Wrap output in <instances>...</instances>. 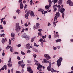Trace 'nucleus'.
I'll return each mask as SVG.
<instances>
[{"label":"nucleus","mask_w":73,"mask_h":73,"mask_svg":"<svg viewBox=\"0 0 73 73\" xmlns=\"http://www.w3.org/2000/svg\"><path fill=\"white\" fill-rule=\"evenodd\" d=\"M30 15L31 17H34L35 16V15H34V13L33 12L31 11L30 13Z\"/></svg>","instance_id":"nucleus-19"},{"label":"nucleus","mask_w":73,"mask_h":73,"mask_svg":"<svg viewBox=\"0 0 73 73\" xmlns=\"http://www.w3.org/2000/svg\"><path fill=\"white\" fill-rule=\"evenodd\" d=\"M33 50H34L35 52H37V49H36V48H33Z\"/></svg>","instance_id":"nucleus-30"},{"label":"nucleus","mask_w":73,"mask_h":73,"mask_svg":"<svg viewBox=\"0 0 73 73\" xmlns=\"http://www.w3.org/2000/svg\"><path fill=\"white\" fill-rule=\"evenodd\" d=\"M19 23H17L16 26V31L17 33H20L21 30V27L19 25Z\"/></svg>","instance_id":"nucleus-2"},{"label":"nucleus","mask_w":73,"mask_h":73,"mask_svg":"<svg viewBox=\"0 0 73 73\" xmlns=\"http://www.w3.org/2000/svg\"><path fill=\"white\" fill-rule=\"evenodd\" d=\"M24 31H28V28H27L26 29H23Z\"/></svg>","instance_id":"nucleus-54"},{"label":"nucleus","mask_w":73,"mask_h":73,"mask_svg":"<svg viewBox=\"0 0 73 73\" xmlns=\"http://www.w3.org/2000/svg\"><path fill=\"white\" fill-rule=\"evenodd\" d=\"M58 48V47H54V48L53 49L54 50H56V49H57Z\"/></svg>","instance_id":"nucleus-56"},{"label":"nucleus","mask_w":73,"mask_h":73,"mask_svg":"<svg viewBox=\"0 0 73 73\" xmlns=\"http://www.w3.org/2000/svg\"><path fill=\"white\" fill-rule=\"evenodd\" d=\"M65 9L63 8L60 9V11L61 13H62V17L63 18V19H64V16H65V14L64 13V12L65 11Z\"/></svg>","instance_id":"nucleus-7"},{"label":"nucleus","mask_w":73,"mask_h":73,"mask_svg":"<svg viewBox=\"0 0 73 73\" xmlns=\"http://www.w3.org/2000/svg\"><path fill=\"white\" fill-rule=\"evenodd\" d=\"M23 38H25L26 40H29L30 38H31V36H30L27 35H25V34L23 36Z\"/></svg>","instance_id":"nucleus-6"},{"label":"nucleus","mask_w":73,"mask_h":73,"mask_svg":"<svg viewBox=\"0 0 73 73\" xmlns=\"http://www.w3.org/2000/svg\"><path fill=\"white\" fill-rule=\"evenodd\" d=\"M40 41V42H42L43 41V39H42V38H40L39 40L38 41V42H39Z\"/></svg>","instance_id":"nucleus-36"},{"label":"nucleus","mask_w":73,"mask_h":73,"mask_svg":"<svg viewBox=\"0 0 73 73\" xmlns=\"http://www.w3.org/2000/svg\"><path fill=\"white\" fill-rule=\"evenodd\" d=\"M38 31H39V33H41V31H42V29H39L38 30Z\"/></svg>","instance_id":"nucleus-47"},{"label":"nucleus","mask_w":73,"mask_h":73,"mask_svg":"<svg viewBox=\"0 0 73 73\" xmlns=\"http://www.w3.org/2000/svg\"><path fill=\"white\" fill-rule=\"evenodd\" d=\"M50 71L51 72H56V71L54 70L53 68H51Z\"/></svg>","instance_id":"nucleus-24"},{"label":"nucleus","mask_w":73,"mask_h":73,"mask_svg":"<svg viewBox=\"0 0 73 73\" xmlns=\"http://www.w3.org/2000/svg\"><path fill=\"white\" fill-rule=\"evenodd\" d=\"M11 72L12 73H13V68H12L11 70Z\"/></svg>","instance_id":"nucleus-50"},{"label":"nucleus","mask_w":73,"mask_h":73,"mask_svg":"<svg viewBox=\"0 0 73 73\" xmlns=\"http://www.w3.org/2000/svg\"><path fill=\"white\" fill-rule=\"evenodd\" d=\"M5 8H6V6H5L2 9L1 11H3V10Z\"/></svg>","instance_id":"nucleus-58"},{"label":"nucleus","mask_w":73,"mask_h":73,"mask_svg":"<svg viewBox=\"0 0 73 73\" xmlns=\"http://www.w3.org/2000/svg\"><path fill=\"white\" fill-rule=\"evenodd\" d=\"M17 58L18 60H21V58H20V57L19 56H17Z\"/></svg>","instance_id":"nucleus-38"},{"label":"nucleus","mask_w":73,"mask_h":73,"mask_svg":"<svg viewBox=\"0 0 73 73\" xmlns=\"http://www.w3.org/2000/svg\"><path fill=\"white\" fill-rule=\"evenodd\" d=\"M14 39H15L14 37L11 38V40L13 41H14Z\"/></svg>","instance_id":"nucleus-59"},{"label":"nucleus","mask_w":73,"mask_h":73,"mask_svg":"<svg viewBox=\"0 0 73 73\" xmlns=\"http://www.w3.org/2000/svg\"><path fill=\"white\" fill-rule=\"evenodd\" d=\"M34 45L35 46H36L37 47H38V46H39V45L36 44V43H34Z\"/></svg>","instance_id":"nucleus-35"},{"label":"nucleus","mask_w":73,"mask_h":73,"mask_svg":"<svg viewBox=\"0 0 73 73\" xmlns=\"http://www.w3.org/2000/svg\"><path fill=\"white\" fill-rule=\"evenodd\" d=\"M11 46H8L6 48V49L8 50L9 49V48H10Z\"/></svg>","instance_id":"nucleus-29"},{"label":"nucleus","mask_w":73,"mask_h":73,"mask_svg":"<svg viewBox=\"0 0 73 73\" xmlns=\"http://www.w3.org/2000/svg\"><path fill=\"white\" fill-rule=\"evenodd\" d=\"M11 37H15V34L13 33H12L11 35Z\"/></svg>","instance_id":"nucleus-25"},{"label":"nucleus","mask_w":73,"mask_h":73,"mask_svg":"<svg viewBox=\"0 0 73 73\" xmlns=\"http://www.w3.org/2000/svg\"><path fill=\"white\" fill-rule=\"evenodd\" d=\"M60 13L58 12H57L55 14L56 16L54 18V22L53 23L54 24V26L55 27L56 25V24L55 23V21L56 20H57V18H58L59 17H60Z\"/></svg>","instance_id":"nucleus-1"},{"label":"nucleus","mask_w":73,"mask_h":73,"mask_svg":"<svg viewBox=\"0 0 73 73\" xmlns=\"http://www.w3.org/2000/svg\"><path fill=\"white\" fill-rule=\"evenodd\" d=\"M49 62L48 63H49V65L47 67V69L48 71H50L51 69V66H52V65H51V62H52V61L51 60H50Z\"/></svg>","instance_id":"nucleus-9"},{"label":"nucleus","mask_w":73,"mask_h":73,"mask_svg":"<svg viewBox=\"0 0 73 73\" xmlns=\"http://www.w3.org/2000/svg\"><path fill=\"white\" fill-rule=\"evenodd\" d=\"M38 37L40 36V38H41L42 37V34H41V33H38Z\"/></svg>","instance_id":"nucleus-20"},{"label":"nucleus","mask_w":73,"mask_h":73,"mask_svg":"<svg viewBox=\"0 0 73 73\" xmlns=\"http://www.w3.org/2000/svg\"><path fill=\"white\" fill-rule=\"evenodd\" d=\"M4 68H5V70H7V68H7V65H5L4 66Z\"/></svg>","instance_id":"nucleus-44"},{"label":"nucleus","mask_w":73,"mask_h":73,"mask_svg":"<svg viewBox=\"0 0 73 73\" xmlns=\"http://www.w3.org/2000/svg\"><path fill=\"white\" fill-rule=\"evenodd\" d=\"M9 45H11V39H9Z\"/></svg>","instance_id":"nucleus-40"},{"label":"nucleus","mask_w":73,"mask_h":73,"mask_svg":"<svg viewBox=\"0 0 73 73\" xmlns=\"http://www.w3.org/2000/svg\"><path fill=\"white\" fill-rule=\"evenodd\" d=\"M38 11H39V12H41L42 11V9H39L38 10Z\"/></svg>","instance_id":"nucleus-46"},{"label":"nucleus","mask_w":73,"mask_h":73,"mask_svg":"<svg viewBox=\"0 0 73 73\" xmlns=\"http://www.w3.org/2000/svg\"><path fill=\"white\" fill-rule=\"evenodd\" d=\"M62 3V0H59L58 1L59 4H61Z\"/></svg>","instance_id":"nucleus-27"},{"label":"nucleus","mask_w":73,"mask_h":73,"mask_svg":"<svg viewBox=\"0 0 73 73\" xmlns=\"http://www.w3.org/2000/svg\"><path fill=\"white\" fill-rule=\"evenodd\" d=\"M24 25L25 27H28V26L27 22H26L25 24H24Z\"/></svg>","instance_id":"nucleus-32"},{"label":"nucleus","mask_w":73,"mask_h":73,"mask_svg":"<svg viewBox=\"0 0 73 73\" xmlns=\"http://www.w3.org/2000/svg\"><path fill=\"white\" fill-rule=\"evenodd\" d=\"M0 29H3V26L2 25H0Z\"/></svg>","instance_id":"nucleus-53"},{"label":"nucleus","mask_w":73,"mask_h":73,"mask_svg":"<svg viewBox=\"0 0 73 73\" xmlns=\"http://www.w3.org/2000/svg\"><path fill=\"white\" fill-rule=\"evenodd\" d=\"M7 24V23L6 22V21H3V24L4 25H5L6 24Z\"/></svg>","instance_id":"nucleus-48"},{"label":"nucleus","mask_w":73,"mask_h":73,"mask_svg":"<svg viewBox=\"0 0 73 73\" xmlns=\"http://www.w3.org/2000/svg\"><path fill=\"white\" fill-rule=\"evenodd\" d=\"M35 65H37L38 66L37 69L38 70H39V71H41V68L42 67V66L41 65L40 63H36Z\"/></svg>","instance_id":"nucleus-4"},{"label":"nucleus","mask_w":73,"mask_h":73,"mask_svg":"<svg viewBox=\"0 0 73 73\" xmlns=\"http://www.w3.org/2000/svg\"><path fill=\"white\" fill-rule=\"evenodd\" d=\"M61 41V39H57L56 41V42H60V41Z\"/></svg>","instance_id":"nucleus-31"},{"label":"nucleus","mask_w":73,"mask_h":73,"mask_svg":"<svg viewBox=\"0 0 73 73\" xmlns=\"http://www.w3.org/2000/svg\"><path fill=\"white\" fill-rule=\"evenodd\" d=\"M30 44L29 43H28L26 45V48L27 49H30Z\"/></svg>","instance_id":"nucleus-18"},{"label":"nucleus","mask_w":73,"mask_h":73,"mask_svg":"<svg viewBox=\"0 0 73 73\" xmlns=\"http://www.w3.org/2000/svg\"><path fill=\"white\" fill-rule=\"evenodd\" d=\"M10 52H13V47H11L10 48Z\"/></svg>","instance_id":"nucleus-41"},{"label":"nucleus","mask_w":73,"mask_h":73,"mask_svg":"<svg viewBox=\"0 0 73 73\" xmlns=\"http://www.w3.org/2000/svg\"><path fill=\"white\" fill-rule=\"evenodd\" d=\"M18 64H19L18 65V66H20V65H23V64H24V62H23V60L19 61L18 62Z\"/></svg>","instance_id":"nucleus-14"},{"label":"nucleus","mask_w":73,"mask_h":73,"mask_svg":"<svg viewBox=\"0 0 73 73\" xmlns=\"http://www.w3.org/2000/svg\"><path fill=\"white\" fill-rule=\"evenodd\" d=\"M16 12L17 13H18V14H19L21 13V11L19 9H17L16 11Z\"/></svg>","instance_id":"nucleus-21"},{"label":"nucleus","mask_w":73,"mask_h":73,"mask_svg":"<svg viewBox=\"0 0 73 73\" xmlns=\"http://www.w3.org/2000/svg\"><path fill=\"white\" fill-rule=\"evenodd\" d=\"M57 9V8H56V7H55V8H54V12H56V11Z\"/></svg>","instance_id":"nucleus-51"},{"label":"nucleus","mask_w":73,"mask_h":73,"mask_svg":"<svg viewBox=\"0 0 73 73\" xmlns=\"http://www.w3.org/2000/svg\"><path fill=\"white\" fill-rule=\"evenodd\" d=\"M67 4H69L70 6H73V2L71 1V0H68L67 1Z\"/></svg>","instance_id":"nucleus-10"},{"label":"nucleus","mask_w":73,"mask_h":73,"mask_svg":"<svg viewBox=\"0 0 73 73\" xmlns=\"http://www.w3.org/2000/svg\"><path fill=\"white\" fill-rule=\"evenodd\" d=\"M58 1V0H53V1H52V2L54 3V4H55V3H57Z\"/></svg>","instance_id":"nucleus-28"},{"label":"nucleus","mask_w":73,"mask_h":73,"mask_svg":"<svg viewBox=\"0 0 73 73\" xmlns=\"http://www.w3.org/2000/svg\"><path fill=\"white\" fill-rule=\"evenodd\" d=\"M11 60H12V59H11V58H10L8 62L7 65L9 67H11L12 66V64H12Z\"/></svg>","instance_id":"nucleus-8"},{"label":"nucleus","mask_w":73,"mask_h":73,"mask_svg":"<svg viewBox=\"0 0 73 73\" xmlns=\"http://www.w3.org/2000/svg\"><path fill=\"white\" fill-rule=\"evenodd\" d=\"M27 53H31V50H28L27 51Z\"/></svg>","instance_id":"nucleus-49"},{"label":"nucleus","mask_w":73,"mask_h":73,"mask_svg":"<svg viewBox=\"0 0 73 73\" xmlns=\"http://www.w3.org/2000/svg\"><path fill=\"white\" fill-rule=\"evenodd\" d=\"M27 7H28V6L27 5H25L24 8V9L25 10V9L26 8H27Z\"/></svg>","instance_id":"nucleus-39"},{"label":"nucleus","mask_w":73,"mask_h":73,"mask_svg":"<svg viewBox=\"0 0 73 73\" xmlns=\"http://www.w3.org/2000/svg\"><path fill=\"white\" fill-rule=\"evenodd\" d=\"M59 35H58V34H57L56 35H54V37L55 38H56V37H58Z\"/></svg>","instance_id":"nucleus-43"},{"label":"nucleus","mask_w":73,"mask_h":73,"mask_svg":"<svg viewBox=\"0 0 73 73\" xmlns=\"http://www.w3.org/2000/svg\"><path fill=\"white\" fill-rule=\"evenodd\" d=\"M16 73H21V72L19 71H16Z\"/></svg>","instance_id":"nucleus-60"},{"label":"nucleus","mask_w":73,"mask_h":73,"mask_svg":"<svg viewBox=\"0 0 73 73\" xmlns=\"http://www.w3.org/2000/svg\"><path fill=\"white\" fill-rule=\"evenodd\" d=\"M41 46H42V47H43V42H41Z\"/></svg>","instance_id":"nucleus-64"},{"label":"nucleus","mask_w":73,"mask_h":73,"mask_svg":"<svg viewBox=\"0 0 73 73\" xmlns=\"http://www.w3.org/2000/svg\"><path fill=\"white\" fill-rule=\"evenodd\" d=\"M36 56H37L36 54H34L33 55V57H34V58H36Z\"/></svg>","instance_id":"nucleus-57"},{"label":"nucleus","mask_w":73,"mask_h":73,"mask_svg":"<svg viewBox=\"0 0 73 73\" xmlns=\"http://www.w3.org/2000/svg\"><path fill=\"white\" fill-rule=\"evenodd\" d=\"M44 56L45 58H46V59L48 60L51 58V57H50V56L48 54H44Z\"/></svg>","instance_id":"nucleus-11"},{"label":"nucleus","mask_w":73,"mask_h":73,"mask_svg":"<svg viewBox=\"0 0 73 73\" xmlns=\"http://www.w3.org/2000/svg\"><path fill=\"white\" fill-rule=\"evenodd\" d=\"M17 46H18V48H19V47H20V46H21V44H18V45Z\"/></svg>","instance_id":"nucleus-61"},{"label":"nucleus","mask_w":73,"mask_h":73,"mask_svg":"<svg viewBox=\"0 0 73 73\" xmlns=\"http://www.w3.org/2000/svg\"><path fill=\"white\" fill-rule=\"evenodd\" d=\"M30 5H32V4L33 3V1L32 0H31L30 1Z\"/></svg>","instance_id":"nucleus-45"},{"label":"nucleus","mask_w":73,"mask_h":73,"mask_svg":"<svg viewBox=\"0 0 73 73\" xmlns=\"http://www.w3.org/2000/svg\"><path fill=\"white\" fill-rule=\"evenodd\" d=\"M57 7L60 9V8H61V6H60V5H58L57 6Z\"/></svg>","instance_id":"nucleus-63"},{"label":"nucleus","mask_w":73,"mask_h":73,"mask_svg":"<svg viewBox=\"0 0 73 73\" xmlns=\"http://www.w3.org/2000/svg\"><path fill=\"white\" fill-rule=\"evenodd\" d=\"M36 27L37 28H38V29L40 28V24L39 23H36Z\"/></svg>","instance_id":"nucleus-22"},{"label":"nucleus","mask_w":73,"mask_h":73,"mask_svg":"<svg viewBox=\"0 0 73 73\" xmlns=\"http://www.w3.org/2000/svg\"><path fill=\"white\" fill-rule=\"evenodd\" d=\"M25 64H21V65H20V66H21V67L23 68H24V66H25Z\"/></svg>","instance_id":"nucleus-33"},{"label":"nucleus","mask_w":73,"mask_h":73,"mask_svg":"<svg viewBox=\"0 0 73 73\" xmlns=\"http://www.w3.org/2000/svg\"><path fill=\"white\" fill-rule=\"evenodd\" d=\"M48 2L49 4V6L50 7L51 6V4L52 3V1H51V0H49Z\"/></svg>","instance_id":"nucleus-23"},{"label":"nucleus","mask_w":73,"mask_h":73,"mask_svg":"<svg viewBox=\"0 0 73 73\" xmlns=\"http://www.w3.org/2000/svg\"><path fill=\"white\" fill-rule=\"evenodd\" d=\"M30 14V11H28L27 13L25 15V17L26 19H28V16L29 15V14Z\"/></svg>","instance_id":"nucleus-13"},{"label":"nucleus","mask_w":73,"mask_h":73,"mask_svg":"<svg viewBox=\"0 0 73 73\" xmlns=\"http://www.w3.org/2000/svg\"><path fill=\"white\" fill-rule=\"evenodd\" d=\"M35 65H37L38 66L37 69L38 70H39V71H41V68L42 67V66L41 65L40 63H36Z\"/></svg>","instance_id":"nucleus-5"},{"label":"nucleus","mask_w":73,"mask_h":73,"mask_svg":"<svg viewBox=\"0 0 73 73\" xmlns=\"http://www.w3.org/2000/svg\"><path fill=\"white\" fill-rule=\"evenodd\" d=\"M50 7L49 6V5H46L45 7V8L46 9H49V8Z\"/></svg>","instance_id":"nucleus-26"},{"label":"nucleus","mask_w":73,"mask_h":73,"mask_svg":"<svg viewBox=\"0 0 73 73\" xmlns=\"http://www.w3.org/2000/svg\"><path fill=\"white\" fill-rule=\"evenodd\" d=\"M24 5H23V4L22 2H21L20 4V9H22Z\"/></svg>","instance_id":"nucleus-15"},{"label":"nucleus","mask_w":73,"mask_h":73,"mask_svg":"<svg viewBox=\"0 0 73 73\" xmlns=\"http://www.w3.org/2000/svg\"><path fill=\"white\" fill-rule=\"evenodd\" d=\"M33 28L34 29H37V28L36 27V26L35 25L33 26Z\"/></svg>","instance_id":"nucleus-34"},{"label":"nucleus","mask_w":73,"mask_h":73,"mask_svg":"<svg viewBox=\"0 0 73 73\" xmlns=\"http://www.w3.org/2000/svg\"><path fill=\"white\" fill-rule=\"evenodd\" d=\"M57 5H54L53 7V8H56L57 6Z\"/></svg>","instance_id":"nucleus-52"},{"label":"nucleus","mask_w":73,"mask_h":73,"mask_svg":"<svg viewBox=\"0 0 73 73\" xmlns=\"http://www.w3.org/2000/svg\"><path fill=\"white\" fill-rule=\"evenodd\" d=\"M42 38H43V39H44V38H46V35L43 36H42Z\"/></svg>","instance_id":"nucleus-55"},{"label":"nucleus","mask_w":73,"mask_h":73,"mask_svg":"<svg viewBox=\"0 0 73 73\" xmlns=\"http://www.w3.org/2000/svg\"><path fill=\"white\" fill-rule=\"evenodd\" d=\"M34 39H35V38H31V42H33V41H34Z\"/></svg>","instance_id":"nucleus-42"},{"label":"nucleus","mask_w":73,"mask_h":73,"mask_svg":"<svg viewBox=\"0 0 73 73\" xmlns=\"http://www.w3.org/2000/svg\"><path fill=\"white\" fill-rule=\"evenodd\" d=\"M51 37H52V36H51V35H49L48 36V38H51Z\"/></svg>","instance_id":"nucleus-62"},{"label":"nucleus","mask_w":73,"mask_h":73,"mask_svg":"<svg viewBox=\"0 0 73 73\" xmlns=\"http://www.w3.org/2000/svg\"><path fill=\"white\" fill-rule=\"evenodd\" d=\"M27 71L29 72L30 73H33V70L30 67H28L27 68Z\"/></svg>","instance_id":"nucleus-12"},{"label":"nucleus","mask_w":73,"mask_h":73,"mask_svg":"<svg viewBox=\"0 0 73 73\" xmlns=\"http://www.w3.org/2000/svg\"><path fill=\"white\" fill-rule=\"evenodd\" d=\"M21 53L22 54V55H25V53L23 51H21Z\"/></svg>","instance_id":"nucleus-37"},{"label":"nucleus","mask_w":73,"mask_h":73,"mask_svg":"<svg viewBox=\"0 0 73 73\" xmlns=\"http://www.w3.org/2000/svg\"><path fill=\"white\" fill-rule=\"evenodd\" d=\"M62 61V58H59V59L57 61V66H58V67L59 68L60 66L61 65V63Z\"/></svg>","instance_id":"nucleus-3"},{"label":"nucleus","mask_w":73,"mask_h":73,"mask_svg":"<svg viewBox=\"0 0 73 73\" xmlns=\"http://www.w3.org/2000/svg\"><path fill=\"white\" fill-rule=\"evenodd\" d=\"M49 61H51L50 60H49L48 61L46 60V59H44L43 60V61H42V63H44H44H49Z\"/></svg>","instance_id":"nucleus-16"},{"label":"nucleus","mask_w":73,"mask_h":73,"mask_svg":"<svg viewBox=\"0 0 73 73\" xmlns=\"http://www.w3.org/2000/svg\"><path fill=\"white\" fill-rule=\"evenodd\" d=\"M5 41H7V38H5L4 39V38H2V40L1 42L2 44H4V42H5Z\"/></svg>","instance_id":"nucleus-17"}]
</instances>
